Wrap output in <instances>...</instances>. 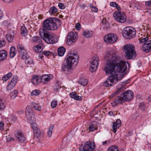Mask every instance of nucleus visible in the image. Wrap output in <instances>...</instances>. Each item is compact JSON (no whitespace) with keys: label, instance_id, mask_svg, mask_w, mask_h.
Segmentation results:
<instances>
[{"label":"nucleus","instance_id":"e2e57ef3","mask_svg":"<svg viewBox=\"0 0 151 151\" xmlns=\"http://www.w3.org/2000/svg\"><path fill=\"white\" fill-rule=\"evenodd\" d=\"M117 10L118 11V12H120V10H121V8L119 6L118 4H117V6H116V7H115Z\"/></svg>","mask_w":151,"mask_h":151},{"label":"nucleus","instance_id":"9b49d317","mask_svg":"<svg viewBox=\"0 0 151 151\" xmlns=\"http://www.w3.org/2000/svg\"><path fill=\"white\" fill-rule=\"evenodd\" d=\"M78 38L77 34L76 32H70L68 35L66 43L67 45H70L77 40Z\"/></svg>","mask_w":151,"mask_h":151},{"label":"nucleus","instance_id":"79ce46f5","mask_svg":"<svg viewBox=\"0 0 151 151\" xmlns=\"http://www.w3.org/2000/svg\"><path fill=\"white\" fill-rule=\"evenodd\" d=\"M96 128V125L93 123H91L89 125V130L91 131H94Z\"/></svg>","mask_w":151,"mask_h":151},{"label":"nucleus","instance_id":"bf43d9fd","mask_svg":"<svg viewBox=\"0 0 151 151\" xmlns=\"http://www.w3.org/2000/svg\"><path fill=\"white\" fill-rule=\"evenodd\" d=\"M117 4L114 2H111L110 3V5L111 6L115 7L116 6H117Z\"/></svg>","mask_w":151,"mask_h":151},{"label":"nucleus","instance_id":"2eb2a0df","mask_svg":"<svg viewBox=\"0 0 151 151\" xmlns=\"http://www.w3.org/2000/svg\"><path fill=\"white\" fill-rule=\"evenodd\" d=\"M99 60V58L97 57H94L93 58L91 61L90 70L92 72L95 71L97 69Z\"/></svg>","mask_w":151,"mask_h":151},{"label":"nucleus","instance_id":"4be33fe9","mask_svg":"<svg viewBox=\"0 0 151 151\" xmlns=\"http://www.w3.org/2000/svg\"><path fill=\"white\" fill-rule=\"evenodd\" d=\"M118 88L117 90L111 96V97L112 98L116 94L119 93L122 91H123L125 88V86L124 85H122L120 84L118 85Z\"/></svg>","mask_w":151,"mask_h":151},{"label":"nucleus","instance_id":"338daca9","mask_svg":"<svg viewBox=\"0 0 151 151\" xmlns=\"http://www.w3.org/2000/svg\"><path fill=\"white\" fill-rule=\"evenodd\" d=\"M6 3H9L11 2L12 1L14 0H2Z\"/></svg>","mask_w":151,"mask_h":151},{"label":"nucleus","instance_id":"de8ad7c7","mask_svg":"<svg viewBox=\"0 0 151 151\" xmlns=\"http://www.w3.org/2000/svg\"><path fill=\"white\" fill-rule=\"evenodd\" d=\"M51 105L52 108H55L58 105L57 101L56 100H53L51 102Z\"/></svg>","mask_w":151,"mask_h":151},{"label":"nucleus","instance_id":"680f3d73","mask_svg":"<svg viewBox=\"0 0 151 151\" xmlns=\"http://www.w3.org/2000/svg\"><path fill=\"white\" fill-rule=\"evenodd\" d=\"M116 123V124H119L120 127L121 125V121L119 119H118L116 122H115Z\"/></svg>","mask_w":151,"mask_h":151},{"label":"nucleus","instance_id":"7ed1b4c3","mask_svg":"<svg viewBox=\"0 0 151 151\" xmlns=\"http://www.w3.org/2000/svg\"><path fill=\"white\" fill-rule=\"evenodd\" d=\"M133 96V93L132 91L129 90L125 91L120 96L116 97L111 104L113 106H115L117 104L131 100Z\"/></svg>","mask_w":151,"mask_h":151},{"label":"nucleus","instance_id":"f3484780","mask_svg":"<svg viewBox=\"0 0 151 151\" xmlns=\"http://www.w3.org/2000/svg\"><path fill=\"white\" fill-rule=\"evenodd\" d=\"M142 49L145 52L148 53L151 51V40L146 42L142 46Z\"/></svg>","mask_w":151,"mask_h":151},{"label":"nucleus","instance_id":"473e14b6","mask_svg":"<svg viewBox=\"0 0 151 151\" xmlns=\"http://www.w3.org/2000/svg\"><path fill=\"white\" fill-rule=\"evenodd\" d=\"M21 33L22 36H26L27 34V32L26 27L24 26L21 27Z\"/></svg>","mask_w":151,"mask_h":151},{"label":"nucleus","instance_id":"13d9d810","mask_svg":"<svg viewBox=\"0 0 151 151\" xmlns=\"http://www.w3.org/2000/svg\"><path fill=\"white\" fill-rule=\"evenodd\" d=\"M5 44V42L4 40H0V47H2Z\"/></svg>","mask_w":151,"mask_h":151},{"label":"nucleus","instance_id":"09e8293b","mask_svg":"<svg viewBox=\"0 0 151 151\" xmlns=\"http://www.w3.org/2000/svg\"><path fill=\"white\" fill-rule=\"evenodd\" d=\"M5 106V105L3 102L2 100L0 99V110L4 109Z\"/></svg>","mask_w":151,"mask_h":151},{"label":"nucleus","instance_id":"4468645a","mask_svg":"<svg viewBox=\"0 0 151 151\" xmlns=\"http://www.w3.org/2000/svg\"><path fill=\"white\" fill-rule=\"evenodd\" d=\"M117 39V36L114 33H110L105 35L104 37V41L107 43H114Z\"/></svg>","mask_w":151,"mask_h":151},{"label":"nucleus","instance_id":"8fccbe9b","mask_svg":"<svg viewBox=\"0 0 151 151\" xmlns=\"http://www.w3.org/2000/svg\"><path fill=\"white\" fill-rule=\"evenodd\" d=\"M14 87V86L9 83L6 87V90L8 91H11L13 88Z\"/></svg>","mask_w":151,"mask_h":151},{"label":"nucleus","instance_id":"c756f323","mask_svg":"<svg viewBox=\"0 0 151 151\" xmlns=\"http://www.w3.org/2000/svg\"><path fill=\"white\" fill-rule=\"evenodd\" d=\"M65 51V49L63 47H61L58 49V55L60 56H63Z\"/></svg>","mask_w":151,"mask_h":151},{"label":"nucleus","instance_id":"864d4df0","mask_svg":"<svg viewBox=\"0 0 151 151\" xmlns=\"http://www.w3.org/2000/svg\"><path fill=\"white\" fill-rule=\"evenodd\" d=\"M102 23L104 25H106L108 26L109 25V23L108 21L106 19H103L102 21Z\"/></svg>","mask_w":151,"mask_h":151},{"label":"nucleus","instance_id":"6ab92c4d","mask_svg":"<svg viewBox=\"0 0 151 151\" xmlns=\"http://www.w3.org/2000/svg\"><path fill=\"white\" fill-rule=\"evenodd\" d=\"M31 81L35 85L39 84L41 82V76L36 75L33 76L32 77Z\"/></svg>","mask_w":151,"mask_h":151},{"label":"nucleus","instance_id":"5701e85b","mask_svg":"<svg viewBox=\"0 0 151 151\" xmlns=\"http://www.w3.org/2000/svg\"><path fill=\"white\" fill-rule=\"evenodd\" d=\"M14 33L13 31H9L6 35V38L8 41L9 42L12 41L14 36Z\"/></svg>","mask_w":151,"mask_h":151},{"label":"nucleus","instance_id":"3c124183","mask_svg":"<svg viewBox=\"0 0 151 151\" xmlns=\"http://www.w3.org/2000/svg\"><path fill=\"white\" fill-rule=\"evenodd\" d=\"M90 8L91 9V10L95 12H97L98 9L95 6H90Z\"/></svg>","mask_w":151,"mask_h":151},{"label":"nucleus","instance_id":"49530a36","mask_svg":"<svg viewBox=\"0 0 151 151\" xmlns=\"http://www.w3.org/2000/svg\"><path fill=\"white\" fill-rule=\"evenodd\" d=\"M40 93V91L39 90H35L32 91L31 93V95H38Z\"/></svg>","mask_w":151,"mask_h":151},{"label":"nucleus","instance_id":"e433bc0d","mask_svg":"<svg viewBox=\"0 0 151 151\" xmlns=\"http://www.w3.org/2000/svg\"><path fill=\"white\" fill-rule=\"evenodd\" d=\"M120 127L119 124H116L114 122L112 125V129L113 132L115 133L116 132V129H118Z\"/></svg>","mask_w":151,"mask_h":151},{"label":"nucleus","instance_id":"0eeeda50","mask_svg":"<svg viewBox=\"0 0 151 151\" xmlns=\"http://www.w3.org/2000/svg\"><path fill=\"white\" fill-rule=\"evenodd\" d=\"M124 49L126 55L127 59H132L135 55L136 52L134 51V45L126 44L124 46Z\"/></svg>","mask_w":151,"mask_h":151},{"label":"nucleus","instance_id":"4c0bfd02","mask_svg":"<svg viewBox=\"0 0 151 151\" xmlns=\"http://www.w3.org/2000/svg\"><path fill=\"white\" fill-rule=\"evenodd\" d=\"M88 82V81L87 80L83 78H81L79 81V83L83 86H85Z\"/></svg>","mask_w":151,"mask_h":151},{"label":"nucleus","instance_id":"dca6fc26","mask_svg":"<svg viewBox=\"0 0 151 151\" xmlns=\"http://www.w3.org/2000/svg\"><path fill=\"white\" fill-rule=\"evenodd\" d=\"M17 49L19 52V56L21 58H25L27 56V52L24 48V46L22 44H18Z\"/></svg>","mask_w":151,"mask_h":151},{"label":"nucleus","instance_id":"f704fd0d","mask_svg":"<svg viewBox=\"0 0 151 151\" xmlns=\"http://www.w3.org/2000/svg\"><path fill=\"white\" fill-rule=\"evenodd\" d=\"M12 74L11 72H9L4 75L2 78V80L4 81H6L12 76Z\"/></svg>","mask_w":151,"mask_h":151},{"label":"nucleus","instance_id":"9d476101","mask_svg":"<svg viewBox=\"0 0 151 151\" xmlns=\"http://www.w3.org/2000/svg\"><path fill=\"white\" fill-rule=\"evenodd\" d=\"M95 148V145L93 142L91 141L86 142L84 146H81L79 148V151H92Z\"/></svg>","mask_w":151,"mask_h":151},{"label":"nucleus","instance_id":"cd10ccee","mask_svg":"<svg viewBox=\"0 0 151 151\" xmlns=\"http://www.w3.org/2000/svg\"><path fill=\"white\" fill-rule=\"evenodd\" d=\"M31 41L35 44H39V43H41L42 39L38 36L34 37L32 38Z\"/></svg>","mask_w":151,"mask_h":151},{"label":"nucleus","instance_id":"5fc2aeb1","mask_svg":"<svg viewBox=\"0 0 151 151\" xmlns=\"http://www.w3.org/2000/svg\"><path fill=\"white\" fill-rule=\"evenodd\" d=\"M43 54L46 56H47L51 54V52L49 51H44L43 52Z\"/></svg>","mask_w":151,"mask_h":151},{"label":"nucleus","instance_id":"69168bd1","mask_svg":"<svg viewBox=\"0 0 151 151\" xmlns=\"http://www.w3.org/2000/svg\"><path fill=\"white\" fill-rule=\"evenodd\" d=\"M145 106V104L144 103L141 102L140 103L139 105V107L140 108L141 107H143V106Z\"/></svg>","mask_w":151,"mask_h":151},{"label":"nucleus","instance_id":"a878e982","mask_svg":"<svg viewBox=\"0 0 151 151\" xmlns=\"http://www.w3.org/2000/svg\"><path fill=\"white\" fill-rule=\"evenodd\" d=\"M70 97L76 100L81 101L82 100V98L81 96H78L77 94L73 92L70 94Z\"/></svg>","mask_w":151,"mask_h":151},{"label":"nucleus","instance_id":"20e7f679","mask_svg":"<svg viewBox=\"0 0 151 151\" xmlns=\"http://www.w3.org/2000/svg\"><path fill=\"white\" fill-rule=\"evenodd\" d=\"M40 34L42 38L47 43L52 44L55 42L53 34L47 31L40 32Z\"/></svg>","mask_w":151,"mask_h":151},{"label":"nucleus","instance_id":"6e6d98bb","mask_svg":"<svg viewBox=\"0 0 151 151\" xmlns=\"http://www.w3.org/2000/svg\"><path fill=\"white\" fill-rule=\"evenodd\" d=\"M75 28L77 30H80L81 29V24L79 23H77L75 26Z\"/></svg>","mask_w":151,"mask_h":151},{"label":"nucleus","instance_id":"4d7b16f0","mask_svg":"<svg viewBox=\"0 0 151 151\" xmlns=\"http://www.w3.org/2000/svg\"><path fill=\"white\" fill-rule=\"evenodd\" d=\"M4 124L3 122H0V130L1 131L4 130Z\"/></svg>","mask_w":151,"mask_h":151},{"label":"nucleus","instance_id":"c9c22d12","mask_svg":"<svg viewBox=\"0 0 151 151\" xmlns=\"http://www.w3.org/2000/svg\"><path fill=\"white\" fill-rule=\"evenodd\" d=\"M32 106L36 110L40 111L41 109V106L38 104L35 103H32Z\"/></svg>","mask_w":151,"mask_h":151},{"label":"nucleus","instance_id":"aec40b11","mask_svg":"<svg viewBox=\"0 0 151 151\" xmlns=\"http://www.w3.org/2000/svg\"><path fill=\"white\" fill-rule=\"evenodd\" d=\"M15 136L17 139L21 142H24L25 137L21 132H18L15 134Z\"/></svg>","mask_w":151,"mask_h":151},{"label":"nucleus","instance_id":"412c9836","mask_svg":"<svg viewBox=\"0 0 151 151\" xmlns=\"http://www.w3.org/2000/svg\"><path fill=\"white\" fill-rule=\"evenodd\" d=\"M72 66L70 65L66 61H64L62 64L61 70L62 71H65L70 70Z\"/></svg>","mask_w":151,"mask_h":151},{"label":"nucleus","instance_id":"052dcab7","mask_svg":"<svg viewBox=\"0 0 151 151\" xmlns=\"http://www.w3.org/2000/svg\"><path fill=\"white\" fill-rule=\"evenodd\" d=\"M145 4L147 6H151V0L146 2Z\"/></svg>","mask_w":151,"mask_h":151},{"label":"nucleus","instance_id":"423d86ee","mask_svg":"<svg viewBox=\"0 0 151 151\" xmlns=\"http://www.w3.org/2000/svg\"><path fill=\"white\" fill-rule=\"evenodd\" d=\"M78 58L76 53L72 51L69 52L67 56L66 61L72 66L73 64L76 65L78 61Z\"/></svg>","mask_w":151,"mask_h":151},{"label":"nucleus","instance_id":"c03bdc74","mask_svg":"<svg viewBox=\"0 0 151 151\" xmlns=\"http://www.w3.org/2000/svg\"><path fill=\"white\" fill-rule=\"evenodd\" d=\"M31 125L34 132L39 129L38 127V125L34 122L31 123Z\"/></svg>","mask_w":151,"mask_h":151},{"label":"nucleus","instance_id":"37998d69","mask_svg":"<svg viewBox=\"0 0 151 151\" xmlns=\"http://www.w3.org/2000/svg\"><path fill=\"white\" fill-rule=\"evenodd\" d=\"M40 134L41 132L39 129L36 130L34 132V136L37 138H38L40 136Z\"/></svg>","mask_w":151,"mask_h":151},{"label":"nucleus","instance_id":"f8f14e48","mask_svg":"<svg viewBox=\"0 0 151 151\" xmlns=\"http://www.w3.org/2000/svg\"><path fill=\"white\" fill-rule=\"evenodd\" d=\"M113 16L115 19L118 22L123 23L126 20V16L124 14L120 12H115L113 14Z\"/></svg>","mask_w":151,"mask_h":151},{"label":"nucleus","instance_id":"58836bf2","mask_svg":"<svg viewBox=\"0 0 151 151\" xmlns=\"http://www.w3.org/2000/svg\"><path fill=\"white\" fill-rule=\"evenodd\" d=\"M18 92V91L17 90H15L12 92L10 93L11 98L13 99H14L17 96Z\"/></svg>","mask_w":151,"mask_h":151},{"label":"nucleus","instance_id":"c85d7f7f","mask_svg":"<svg viewBox=\"0 0 151 151\" xmlns=\"http://www.w3.org/2000/svg\"><path fill=\"white\" fill-rule=\"evenodd\" d=\"M17 53L15 47L12 46L10 48L9 52V56L11 58L14 57Z\"/></svg>","mask_w":151,"mask_h":151},{"label":"nucleus","instance_id":"ddd939ff","mask_svg":"<svg viewBox=\"0 0 151 151\" xmlns=\"http://www.w3.org/2000/svg\"><path fill=\"white\" fill-rule=\"evenodd\" d=\"M25 114L26 117L29 121L34 122L35 121L34 113L31 108L29 106L26 107Z\"/></svg>","mask_w":151,"mask_h":151},{"label":"nucleus","instance_id":"774afa93","mask_svg":"<svg viewBox=\"0 0 151 151\" xmlns=\"http://www.w3.org/2000/svg\"><path fill=\"white\" fill-rule=\"evenodd\" d=\"M8 22L7 21H4L3 23L5 26H8L7 24H9L8 23Z\"/></svg>","mask_w":151,"mask_h":151},{"label":"nucleus","instance_id":"6e6552de","mask_svg":"<svg viewBox=\"0 0 151 151\" xmlns=\"http://www.w3.org/2000/svg\"><path fill=\"white\" fill-rule=\"evenodd\" d=\"M117 61H118V63H117L116 67L115 68L114 72L124 73L127 70V64H128V63L122 61L121 60V58L119 57L117 58Z\"/></svg>","mask_w":151,"mask_h":151},{"label":"nucleus","instance_id":"2f4dec72","mask_svg":"<svg viewBox=\"0 0 151 151\" xmlns=\"http://www.w3.org/2000/svg\"><path fill=\"white\" fill-rule=\"evenodd\" d=\"M18 79V76L17 75H15L12 78L11 81L9 83L14 86L17 82Z\"/></svg>","mask_w":151,"mask_h":151},{"label":"nucleus","instance_id":"f257e3e1","mask_svg":"<svg viewBox=\"0 0 151 151\" xmlns=\"http://www.w3.org/2000/svg\"><path fill=\"white\" fill-rule=\"evenodd\" d=\"M118 57L116 56V52L111 50L107 52L105 55L106 58L108 60L107 61L106 66L104 67V70L106 75L112 74L115 70L117 63V58Z\"/></svg>","mask_w":151,"mask_h":151},{"label":"nucleus","instance_id":"bb28decb","mask_svg":"<svg viewBox=\"0 0 151 151\" xmlns=\"http://www.w3.org/2000/svg\"><path fill=\"white\" fill-rule=\"evenodd\" d=\"M93 34V31L88 30L83 31V36L87 38L91 37H92Z\"/></svg>","mask_w":151,"mask_h":151},{"label":"nucleus","instance_id":"f03ea898","mask_svg":"<svg viewBox=\"0 0 151 151\" xmlns=\"http://www.w3.org/2000/svg\"><path fill=\"white\" fill-rule=\"evenodd\" d=\"M61 24L60 20L55 17H50L45 19L42 24V28L40 32L56 30Z\"/></svg>","mask_w":151,"mask_h":151},{"label":"nucleus","instance_id":"a18cd8bd","mask_svg":"<svg viewBox=\"0 0 151 151\" xmlns=\"http://www.w3.org/2000/svg\"><path fill=\"white\" fill-rule=\"evenodd\" d=\"M148 40L149 38L147 37L142 38V39H141V40H140L139 43L140 44H142L143 43L145 44L146 42L148 41Z\"/></svg>","mask_w":151,"mask_h":151},{"label":"nucleus","instance_id":"0e129e2a","mask_svg":"<svg viewBox=\"0 0 151 151\" xmlns=\"http://www.w3.org/2000/svg\"><path fill=\"white\" fill-rule=\"evenodd\" d=\"M14 140V138L12 137H8L7 139V140L8 141H11Z\"/></svg>","mask_w":151,"mask_h":151},{"label":"nucleus","instance_id":"393cba45","mask_svg":"<svg viewBox=\"0 0 151 151\" xmlns=\"http://www.w3.org/2000/svg\"><path fill=\"white\" fill-rule=\"evenodd\" d=\"M43 45L42 43H39L37 45H36L33 48L34 51L37 52H40L43 50Z\"/></svg>","mask_w":151,"mask_h":151},{"label":"nucleus","instance_id":"72a5a7b5","mask_svg":"<svg viewBox=\"0 0 151 151\" xmlns=\"http://www.w3.org/2000/svg\"><path fill=\"white\" fill-rule=\"evenodd\" d=\"M27 56L25 58H22L23 59H25V63L27 64H33V62L32 61V59L29 57L27 54Z\"/></svg>","mask_w":151,"mask_h":151},{"label":"nucleus","instance_id":"1a4fd4ad","mask_svg":"<svg viewBox=\"0 0 151 151\" xmlns=\"http://www.w3.org/2000/svg\"><path fill=\"white\" fill-rule=\"evenodd\" d=\"M136 34L135 30L133 28L126 27L122 32L123 36L127 39H130L134 37Z\"/></svg>","mask_w":151,"mask_h":151},{"label":"nucleus","instance_id":"603ef678","mask_svg":"<svg viewBox=\"0 0 151 151\" xmlns=\"http://www.w3.org/2000/svg\"><path fill=\"white\" fill-rule=\"evenodd\" d=\"M58 6L59 8L61 9H64L65 8V6L62 3H59L58 4Z\"/></svg>","mask_w":151,"mask_h":151},{"label":"nucleus","instance_id":"ea45409f","mask_svg":"<svg viewBox=\"0 0 151 151\" xmlns=\"http://www.w3.org/2000/svg\"><path fill=\"white\" fill-rule=\"evenodd\" d=\"M57 8L55 6H53L50 8L49 11V12L50 14H52L56 13L57 12Z\"/></svg>","mask_w":151,"mask_h":151},{"label":"nucleus","instance_id":"39448f33","mask_svg":"<svg viewBox=\"0 0 151 151\" xmlns=\"http://www.w3.org/2000/svg\"><path fill=\"white\" fill-rule=\"evenodd\" d=\"M121 79L118 78L116 73L110 76L104 83V85L106 87H109L115 84Z\"/></svg>","mask_w":151,"mask_h":151},{"label":"nucleus","instance_id":"7c9ffc66","mask_svg":"<svg viewBox=\"0 0 151 151\" xmlns=\"http://www.w3.org/2000/svg\"><path fill=\"white\" fill-rule=\"evenodd\" d=\"M107 151H124L123 149L119 150V148L116 145H112L110 146L108 149Z\"/></svg>","mask_w":151,"mask_h":151},{"label":"nucleus","instance_id":"b1692460","mask_svg":"<svg viewBox=\"0 0 151 151\" xmlns=\"http://www.w3.org/2000/svg\"><path fill=\"white\" fill-rule=\"evenodd\" d=\"M7 52L5 50H1L0 51V61L5 60L7 55Z\"/></svg>","mask_w":151,"mask_h":151},{"label":"nucleus","instance_id":"a211bd4d","mask_svg":"<svg viewBox=\"0 0 151 151\" xmlns=\"http://www.w3.org/2000/svg\"><path fill=\"white\" fill-rule=\"evenodd\" d=\"M41 82L45 84L49 82L52 78V76L51 74H45L41 76Z\"/></svg>","mask_w":151,"mask_h":151},{"label":"nucleus","instance_id":"a19ab883","mask_svg":"<svg viewBox=\"0 0 151 151\" xmlns=\"http://www.w3.org/2000/svg\"><path fill=\"white\" fill-rule=\"evenodd\" d=\"M53 128V125L51 126L48 128L47 132V135L49 137H50L51 136L52 133V130Z\"/></svg>","mask_w":151,"mask_h":151}]
</instances>
